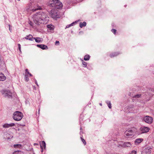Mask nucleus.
<instances>
[{"label": "nucleus", "mask_w": 154, "mask_h": 154, "mask_svg": "<svg viewBox=\"0 0 154 154\" xmlns=\"http://www.w3.org/2000/svg\"><path fill=\"white\" fill-rule=\"evenodd\" d=\"M132 144L131 143L128 142H125L122 146L123 147H130L131 146Z\"/></svg>", "instance_id": "11"}, {"label": "nucleus", "mask_w": 154, "mask_h": 154, "mask_svg": "<svg viewBox=\"0 0 154 154\" xmlns=\"http://www.w3.org/2000/svg\"><path fill=\"white\" fill-rule=\"evenodd\" d=\"M90 59V56L89 55H86L84 56V60H88Z\"/></svg>", "instance_id": "20"}, {"label": "nucleus", "mask_w": 154, "mask_h": 154, "mask_svg": "<svg viewBox=\"0 0 154 154\" xmlns=\"http://www.w3.org/2000/svg\"><path fill=\"white\" fill-rule=\"evenodd\" d=\"M111 31L112 32H113L114 34H116V30L115 29H112L111 30Z\"/></svg>", "instance_id": "30"}, {"label": "nucleus", "mask_w": 154, "mask_h": 154, "mask_svg": "<svg viewBox=\"0 0 154 154\" xmlns=\"http://www.w3.org/2000/svg\"><path fill=\"white\" fill-rule=\"evenodd\" d=\"M74 24V23L73 22V23H72L71 24H69V25H67L66 26V28H69L70 27H71V26H73Z\"/></svg>", "instance_id": "24"}, {"label": "nucleus", "mask_w": 154, "mask_h": 154, "mask_svg": "<svg viewBox=\"0 0 154 154\" xmlns=\"http://www.w3.org/2000/svg\"><path fill=\"white\" fill-rule=\"evenodd\" d=\"M40 147L42 149V152L43 151V147H44L45 148V147L46 144L44 141H42V143L40 144Z\"/></svg>", "instance_id": "17"}, {"label": "nucleus", "mask_w": 154, "mask_h": 154, "mask_svg": "<svg viewBox=\"0 0 154 154\" xmlns=\"http://www.w3.org/2000/svg\"><path fill=\"white\" fill-rule=\"evenodd\" d=\"M33 39H34L35 41L38 43L42 42L43 41V38L40 37L33 38Z\"/></svg>", "instance_id": "13"}, {"label": "nucleus", "mask_w": 154, "mask_h": 154, "mask_svg": "<svg viewBox=\"0 0 154 154\" xmlns=\"http://www.w3.org/2000/svg\"><path fill=\"white\" fill-rule=\"evenodd\" d=\"M28 75H29L30 76H32V75L30 73L29 74H28Z\"/></svg>", "instance_id": "38"}, {"label": "nucleus", "mask_w": 154, "mask_h": 154, "mask_svg": "<svg viewBox=\"0 0 154 154\" xmlns=\"http://www.w3.org/2000/svg\"><path fill=\"white\" fill-rule=\"evenodd\" d=\"M18 48L19 49L20 51V52H21V45L20 44H18Z\"/></svg>", "instance_id": "34"}, {"label": "nucleus", "mask_w": 154, "mask_h": 154, "mask_svg": "<svg viewBox=\"0 0 154 154\" xmlns=\"http://www.w3.org/2000/svg\"><path fill=\"white\" fill-rule=\"evenodd\" d=\"M6 77L2 73H0V81H4L5 80Z\"/></svg>", "instance_id": "14"}, {"label": "nucleus", "mask_w": 154, "mask_h": 154, "mask_svg": "<svg viewBox=\"0 0 154 154\" xmlns=\"http://www.w3.org/2000/svg\"><path fill=\"white\" fill-rule=\"evenodd\" d=\"M47 27L51 30H52L54 29L53 26L51 25H47Z\"/></svg>", "instance_id": "22"}, {"label": "nucleus", "mask_w": 154, "mask_h": 154, "mask_svg": "<svg viewBox=\"0 0 154 154\" xmlns=\"http://www.w3.org/2000/svg\"><path fill=\"white\" fill-rule=\"evenodd\" d=\"M47 15L44 12H39L34 14L32 17L34 22L39 25L44 23V20L47 17Z\"/></svg>", "instance_id": "1"}, {"label": "nucleus", "mask_w": 154, "mask_h": 154, "mask_svg": "<svg viewBox=\"0 0 154 154\" xmlns=\"http://www.w3.org/2000/svg\"><path fill=\"white\" fill-rule=\"evenodd\" d=\"M100 105L101 106H102V104H101V103H100Z\"/></svg>", "instance_id": "39"}, {"label": "nucleus", "mask_w": 154, "mask_h": 154, "mask_svg": "<svg viewBox=\"0 0 154 154\" xmlns=\"http://www.w3.org/2000/svg\"><path fill=\"white\" fill-rule=\"evenodd\" d=\"M143 141V139H142L139 138L136 139L135 141V144L136 145L138 144L141 142Z\"/></svg>", "instance_id": "16"}, {"label": "nucleus", "mask_w": 154, "mask_h": 154, "mask_svg": "<svg viewBox=\"0 0 154 154\" xmlns=\"http://www.w3.org/2000/svg\"><path fill=\"white\" fill-rule=\"evenodd\" d=\"M59 42L58 41H56L55 42V45H57V44L58 45H59Z\"/></svg>", "instance_id": "36"}, {"label": "nucleus", "mask_w": 154, "mask_h": 154, "mask_svg": "<svg viewBox=\"0 0 154 154\" xmlns=\"http://www.w3.org/2000/svg\"><path fill=\"white\" fill-rule=\"evenodd\" d=\"M23 117V115L22 112L17 111L14 113L13 118L15 121H19L22 119Z\"/></svg>", "instance_id": "3"}, {"label": "nucleus", "mask_w": 154, "mask_h": 154, "mask_svg": "<svg viewBox=\"0 0 154 154\" xmlns=\"http://www.w3.org/2000/svg\"><path fill=\"white\" fill-rule=\"evenodd\" d=\"M9 30H10V31H11V30H12V29H11V26L10 25H9Z\"/></svg>", "instance_id": "37"}, {"label": "nucleus", "mask_w": 154, "mask_h": 154, "mask_svg": "<svg viewBox=\"0 0 154 154\" xmlns=\"http://www.w3.org/2000/svg\"><path fill=\"white\" fill-rule=\"evenodd\" d=\"M23 152L21 151H16L13 152V154H22Z\"/></svg>", "instance_id": "21"}, {"label": "nucleus", "mask_w": 154, "mask_h": 154, "mask_svg": "<svg viewBox=\"0 0 154 154\" xmlns=\"http://www.w3.org/2000/svg\"><path fill=\"white\" fill-rule=\"evenodd\" d=\"M108 106L109 107V108L110 109H111V103L110 102H109L107 103Z\"/></svg>", "instance_id": "29"}, {"label": "nucleus", "mask_w": 154, "mask_h": 154, "mask_svg": "<svg viewBox=\"0 0 154 154\" xmlns=\"http://www.w3.org/2000/svg\"><path fill=\"white\" fill-rule=\"evenodd\" d=\"M153 154H154V153H153Z\"/></svg>", "instance_id": "43"}, {"label": "nucleus", "mask_w": 154, "mask_h": 154, "mask_svg": "<svg viewBox=\"0 0 154 154\" xmlns=\"http://www.w3.org/2000/svg\"><path fill=\"white\" fill-rule=\"evenodd\" d=\"M2 93L5 97H8L9 98L12 97V93L9 90H3L2 91Z\"/></svg>", "instance_id": "5"}, {"label": "nucleus", "mask_w": 154, "mask_h": 154, "mask_svg": "<svg viewBox=\"0 0 154 154\" xmlns=\"http://www.w3.org/2000/svg\"><path fill=\"white\" fill-rule=\"evenodd\" d=\"M21 146V145L20 144H14V147L15 148H18Z\"/></svg>", "instance_id": "25"}, {"label": "nucleus", "mask_w": 154, "mask_h": 154, "mask_svg": "<svg viewBox=\"0 0 154 154\" xmlns=\"http://www.w3.org/2000/svg\"><path fill=\"white\" fill-rule=\"evenodd\" d=\"M25 38L27 40H32V39L33 38L32 36L31 35H28L26 36Z\"/></svg>", "instance_id": "18"}, {"label": "nucleus", "mask_w": 154, "mask_h": 154, "mask_svg": "<svg viewBox=\"0 0 154 154\" xmlns=\"http://www.w3.org/2000/svg\"><path fill=\"white\" fill-rule=\"evenodd\" d=\"M29 24L31 26H32L33 25V23L31 21H29Z\"/></svg>", "instance_id": "35"}, {"label": "nucleus", "mask_w": 154, "mask_h": 154, "mask_svg": "<svg viewBox=\"0 0 154 154\" xmlns=\"http://www.w3.org/2000/svg\"><path fill=\"white\" fill-rule=\"evenodd\" d=\"M120 53L118 52H115L112 53L110 54V56L112 58L116 56L119 55Z\"/></svg>", "instance_id": "15"}, {"label": "nucleus", "mask_w": 154, "mask_h": 154, "mask_svg": "<svg viewBox=\"0 0 154 154\" xmlns=\"http://www.w3.org/2000/svg\"><path fill=\"white\" fill-rule=\"evenodd\" d=\"M15 124L13 123H11L10 124L5 123L4 125H3L2 126L3 128H8L10 127L14 126H15Z\"/></svg>", "instance_id": "10"}, {"label": "nucleus", "mask_w": 154, "mask_h": 154, "mask_svg": "<svg viewBox=\"0 0 154 154\" xmlns=\"http://www.w3.org/2000/svg\"><path fill=\"white\" fill-rule=\"evenodd\" d=\"M49 14L51 17L54 19H56L60 17V15L57 12V11L55 8L51 9Z\"/></svg>", "instance_id": "4"}, {"label": "nucleus", "mask_w": 154, "mask_h": 154, "mask_svg": "<svg viewBox=\"0 0 154 154\" xmlns=\"http://www.w3.org/2000/svg\"><path fill=\"white\" fill-rule=\"evenodd\" d=\"M25 79L26 82H28L29 81L28 75H25Z\"/></svg>", "instance_id": "26"}, {"label": "nucleus", "mask_w": 154, "mask_h": 154, "mask_svg": "<svg viewBox=\"0 0 154 154\" xmlns=\"http://www.w3.org/2000/svg\"><path fill=\"white\" fill-rule=\"evenodd\" d=\"M141 95L140 94H137L135 95L134 97H136V98H139L140 97Z\"/></svg>", "instance_id": "33"}, {"label": "nucleus", "mask_w": 154, "mask_h": 154, "mask_svg": "<svg viewBox=\"0 0 154 154\" xmlns=\"http://www.w3.org/2000/svg\"><path fill=\"white\" fill-rule=\"evenodd\" d=\"M149 128L147 127H142L140 128V130L141 133H146L148 132L149 130Z\"/></svg>", "instance_id": "8"}, {"label": "nucleus", "mask_w": 154, "mask_h": 154, "mask_svg": "<svg viewBox=\"0 0 154 154\" xmlns=\"http://www.w3.org/2000/svg\"><path fill=\"white\" fill-rule=\"evenodd\" d=\"M18 1H20V0H18Z\"/></svg>", "instance_id": "42"}, {"label": "nucleus", "mask_w": 154, "mask_h": 154, "mask_svg": "<svg viewBox=\"0 0 154 154\" xmlns=\"http://www.w3.org/2000/svg\"><path fill=\"white\" fill-rule=\"evenodd\" d=\"M36 85H37L38 86V84H36Z\"/></svg>", "instance_id": "41"}, {"label": "nucleus", "mask_w": 154, "mask_h": 154, "mask_svg": "<svg viewBox=\"0 0 154 154\" xmlns=\"http://www.w3.org/2000/svg\"><path fill=\"white\" fill-rule=\"evenodd\" d=\"M81 138L82 141L84 145H85L86 143L85 140L84 139H83L82 137H81Z\"/></svg>", "instance_id": "27"}, {"label": "nucleus", "mask_w": 154, "mask_h": 154, "mask_svg": "<svg viewBox=\"0 0 154 154\" xmlns=\"http://www.w3.org/2000/svg\"><path fill=\"white\" fill-rule=\"evenodd\" d=\"M134 134V132L132 130L126 131L125 132V135L126 136H129L133 135Z\"/></svg>", "instance_id": "9"}, {"label": "nucleus", "mask_w": 154, "mask_h": 154, "mask_svg": "<svg viewBox=\"0 0 154 154\" xmlns=\"http://www.w3.org/2000/svg\"><path fill=\"white\" fill-rule=\"evenodd\" d=\"M35 83H36V84H37V82H35Z\"/></svg>", "instance_id": "40"}, {"label": "nucleus", "mask_w": 154, "mask_h": 154, "mask_svg": "<svg viewBox=\"0 0 154 154\" xmlns=\"http://www.w3.org/2000/svg\"><path fill=\"white\" fill-rule=\"evenodd\" d=\"M25 71H26V72H25L26 75H28V74H29V72L28 69H25Z\"/></svg>", "instance_id": "32"}, {"label": "nucleus", "mask_w": 154, "mask_h": 154, "mask_svg": "<svg viewBox=\"0 0 154 154\" xmlns=\"http://www.w3.org/2000/svg\"><path fill=\"white\" fill-rule=\"evenodd\" d=\"M37 46L43 50L47 49H48L47 46L45 45H37Z\"/></svg>", "instance_id": "12"}, {"label": "nucleus", "mask_w": 154, "mask_h": 154, "mask_svg": "<svg viewBox=\"0 0 154 154\" xmlns=\"http://www.w3.org/2000/svg\"><path fill=\"white\" fill-rule=\"evenodd\" d=\"M136 151L135 150H133L131 152L130 154H136Z\"/></svg>", "instance_id": "31"}, {"label": "nucleus", "mask_w": 154, "mask_h": 154, "mask_svg": "<svg viewBox=\"0 0 154 154\" xmlns=\"http://www.w3.org/2000/svg\"><path fill=\"white\" fill-rule=\"evenodd\" d=\"M152 149L150 147H146L144 149L143 152L145 154H151Z\"/></svg>", "instance_id": "7"}, {"label": "nucleus", "mask_w": 154, "mask_h": 154, "mask_svg": "<svg viewBox=\"0 0 154 154\" xmlns=\"http://www.w3.org/2000/svg\"><path fill=\"white\" fill-rule=\"evenodd\" d=\"M82 64L84 67H86L87 66V63L86 62H84L83 61H82Z\"/></svg>", "instance_id": "28"}, {"label": "nucleus", "mask_w": 154, "mask_h": 154, "mask_svg": "<svg viewBox=\"0 0 154 154\" xmlns=\"http://www.w3.org/2000/svg\"><path fill=\"white\" fill-rule=\"evenodd\" d=\"M49 5L50 6L54 7L57 9L61 8L63 5L62 3L59 0L50 1Z\"/></svg>", "instance_id": "2"}, {"label": "nucleus", "mask_w": 154, "mask_h": 154, "mask_svg": "<svg viewBox=\"0 0 154 154\" xmlns=\"http://www.w3.org/2000/svg\"><path fill=\"white\" fill-rule=\"evenodd\" d=\"M86 23L85 22H84L83 23L81 22L79 23V26L80 27L82 28L83 26H86Z\"/></svg>", "instance_id": "19"}, {"label": "nucleus", "mask_w": 154, "mask_h": 154, "mask_svg": "<svg viewBox=\"0 0 154 154\" xmlns=\"http://www.w3.org/2000/svg\"><path fill=\"white\" fill-rule=\"evenodd\" d=\"M143 120L146 123L150 124L152 122L153 118L149 116H146L143 118Z\"/></svg>", "instance_id": "6"}, {"label": "nucleus", "mask_w": 154, "mask_h": 154, "mask_svg": "<svg viewBox=\"0 0 154 154\" xmlns=\"http://www.w3.org/2000/svg\"><path fill=\"white\" fill-rule=\"evenodd\" d=\"M42 9L41 7H38V8H35V9H32L31 10L32 11H37L38 10H41Z\"/></svg>", "instance_id": "23"}]
</instances>
